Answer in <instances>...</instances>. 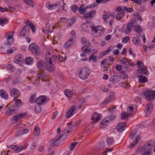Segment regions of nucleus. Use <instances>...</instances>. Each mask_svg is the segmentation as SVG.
<instances>
[{"mask_svg": "<svg viewBox=\"0 0 155 155\" xmlns=\"http://www.w3.org/2000/svg\"><path fill=\"white\" fill-rule=\"evenodd\" d=\"M107 119L109 120L110 122L111 121L114 120L116 118V116L114 115H111L108 116L107 117Z\"/></svg>", "mask_w": 155, "mask_h": 155, "instance_id": "4d7b16f0", "label": "nucleus"}, {"mask_svg": "<svg viewBox=\"0 0 155 155\" xmlns=\"http://www.w3.org/2000/svg\"><path fill=\"white\" fill-rule=\"evenodd\" d=\"M106 142L109 146L113 145L114 143V141L113 138L108 137L106 140Z\"/></svg>", "mask_w": 155, "mask_h": 155, "instance_id": "72a5a7b5", "label": "nucleus"}, {"mask_svg": "<svg viewBox=\"0 0 155 155\" xmlns=\"http://www.w3.org/2000/svg\"><path fill=\"white\" fill-rule=\"evenodd\" d=\"M63 136L64 134L63 133L57 136L54 139L51 140L49 141L51 145L53 146H57L62 141L61 138Z\"/></svg>", "mask_w": 155, "mask_h": 155, "instance_id": "0eeeda50", "label": "nucleus"}, {"mask_svg": "<svg viewBox=\"0 0 155 155\" xmlns=\"http://www.w3.org/2000/svg\"><path fill=\"white\" fill-rule=\"evenodd\" d=\"M153 109V104L151 103L148 104L146 106L145 111L147 114L149 115Z\"/></svg>", "mask_w": 155, "mask_h": 155, "instance_id": "393cba45", "label": "nucleus"}, {"mask_svg": "<svg viewBox=\"0 0 155 155\" xmlns=\"http://www.w3.org/2000/svg\"><path fill=\"white\" fill-rule=\"evenodd\" d=\"M115 11L117 13H124L123 8L120 6L117 7V8L115 9Z\"/></svg>", "mask_w": 155, "mask_h": 155, "instance_id": "052dcab7", "label": "nucleus"}, {"mask_svg": "<svg viewBox=\"0 0 155 155\" xmlns=\"http://www.w3.org/2000/svg\"><path fill=\"white\" fill-rule=\"evenodd\" d=\"M11 96L14 98H19L20 96V93L18 90L15 88H13L10 91Z\"/></svg>", "mask_w": 155, "mask_h": 155, "instance_id": "2eb2a0df", "label": "nucleus"}, {"mask_svg": "<svg viewBox=\"0 0 155 155\" xmlns=\"http://www.w3.org/2000/svg\"><path fill=\"white\" fill-rule=\"evenodd\" d=\"M12 43H9V42H7L6 41V42L5 44L3 46V48H4L5 49H7L8 48L11 47V45Z\"/></svg>", "mask_w": 155, "mask_h": 155, "instance_id": "603ef678", "label": "nucleus"}, {"mask_svg": "<svg viewBox=\"0 0 155 155\" xmlns=\"http://www.w3.org/2000/svg\"><path fill=\"white\" fill-rule=\"evenodd\" d=\"M120 79V76L116 75L114 76H112L110 79V81L113 84H116L118 82Z\"/></svg>", "mask_w": 155, "mask_h": 155, "instance_id": "a211bd4d", "label": "nucleus"}, {"mask_svg": "<svg viewBox=\"0 0 155 155\" xmlns=\"http://www.w3.org/2000/svg\"><path fill=\"white\" fill-rule=\"evenodd\" d=\"M49 101V99L46 96L41 95L39 96L36 100V103L39 105H43Z\"/></svg>", "mask_w": 155, "mask_h": 155, "instance_id": "9d476101", "label": "nucleus"}, {"mask_svg": "<svg viewBox=\"0 0 155 155\" xmlns=\"http://www.w3.org/2000/svg\"><path fill=\"white\" fill-rule=\"evenodd\" d=\"M112 101L111 99L108 97L105 100L104 102L102 104L105 105H106L111 103Z\"/></svg>", "mask_w": 155, "mask_h": 155, "instance_id": "864d4df0", "label": "nucleus"}, {"mask_svg": "<svg viewBox=\"0 0 155 155\" xmlns=\"http://www.w3.org/2000/svg\"><path fill=\"white\" fill-rule=\"evenodd\" d=\"M126 123L125 122H122L119 123L117 127V129L118 131L122 132L124 130L126 127Z\"/></svg>", "mask_w": 155, "mask_h": 155, "instance_id": "6ab92c4d", "label": "nucleus"}, {"mask_svg": "<svg viewBox=\"0 0 155 155\" xmlns=\"http://www.w3.org/2000/svg\"><path fill=\"white\" fill-rule=\"evenodd\" d=\"M7 107L6 114L7 115H9L13 114L17 111L16 109V107L15 106H11L10 107L7 106Z\"/></svg>", "mask_w": 155, "mask_h": 155, "instance_id": "4468645a", "label": "nucleus"}, {"mask_svg": "<svg viewBox=\"0 0 155 155\" xmlns=\"http://www.w3.org/2000/svg\"><path fill=\"white\" fill-rule=\"evenodd\" d=\"M46 62V66L47 70L49 72H53L55 69L54 64L53 63L52 61L50 59L47 61Z\"/></svg>", "mask_w": 155, "mask_h": 155, "instance_id": "f8f14e48", "label": "nucleus"}, {"mask_svg": "<svg viewBox=\"0 0 155 155\" xmlns=\"http://www.w3.org/2000/svg\"><path fill=\"white\" fill-rule=\"evenodd\" d=\"M14 34L13 31H10L5 34V37L6 38L7 42H9L10 43H12L13 42L14 39L13 36Z\"/></svg>", "mask_w": 155, "mask_h": 155, "instance_id": "ddd939ff", "label": "nucleus"}, {"mask_svg": "<svg viewBox=\"0 0 155 155\" xmlns=\"http://www.w3.org/2000/svg\"><path fill=\"white\" fill-rule=\"evenodd\" d=\"M90 74V69L87 67L82 68L79 72V78L84 80L87 79Z\"/></svg>", "mask_w": 155, "mask_h": 155, "instance_id": "7ed1b4c3", "label": "nucleus"}, {"mask_svg": "<svg viewBox=\"0 0 155 155\" xmlns=\"http://www.w3.org/2000/svg\"><path fill=\"white\" fill-rule=\"evenodd\" d=\"M30 50L37 55L40 54L39 48L35 43H32L30 45Z\"/></svg>", "mask_w": 155, "mask_h": 155, "instance_id": "1a4fd4ad", "label": "nucleus"}, {"mask_svg": "<svg viewBox=\"0 0 155 155\" xmlns=\"http://www.w3.org/2000/svg\"><path fill=\"white\" fill-rule=\"evenodd\" d=\"M14 61L16 64L21 65V64L24 62L23 57L20 54H18L15 57Z\"/></svg>", "mask_w": 155, "mask_h": 155, "instance_id": "f3484780", "label": "nucleus"}, {"mask_svg": "<svg viewBox=\"0 0 155 155\" xmlns=\"http://www.w3.org/2000/svg\"><path fill=\"white\" fill-rule=\"evenodd\" d=\"M40 133V129L39 127L36 126L34 129V133L36 136H38Z\"/></svg>", "mask_w": 155, "mask_h": 155, "instance_id": "a19ab883", "label": "nucleus"}, {"mask_svg": "<svg viewBox=\"0 0 155 155\" xmlns=\"http://www.w3.org/2000/svg\"><path fill=\"white\" fill-rule=\"evenodd\" d=\"M81 43L83 45L87 47L91 45L90 42L86 38H83L81 39Z\"/></svg>", "mask_w": 155, "mask_h": 155, "instance_id": "c756f323", "label": "nucleus"}, {"mask_svg": "<svg viewBox=\"0 0 155 155\" xmlns=\"http://www.w3.org/2000/svg\"><path fill=\"white\" fill-rule=\"evenodd\" d=\"M30 28L31 29L33 32H35L36 31V28L34 25L30 21Z\"/></svg>", "mask_w": 155, "mask_h": 155, "instance_id": "8fccbe9b", "label": "nucleus"}, {"mask_svg": "<svg viewBox=\"0 0 155 155\" xmlns=\"http://www.w3.org/2000/svg\"><path fill=\"white\" fill-rule=\"evenodd\" d=\"M108 97L111 99L112 101L115 98V94L114 92H110Z\"/></svg>", "mask_w": 155, "mask_h": 155, "instance_id": "0e129e2a", "label": "nucleus"}, {"mask_svg": "<svg viewBox=\"0 0 155 155\" xmlns=\"http://www.w3.org/2000/svg\"><path fill=\"white\" fill-rule=\"evenodd\" d=\"M36 94L35 93L31 95L30 99V101L31 103H35V102H36Z\"/></svg>", "mask_w": 155, "mask_h": 155, "instance_id": "37998d69", "label": "nucleus"}, {"mask_svg": "<svg viewBox=\"0 0 155 155\" xmlns=\"http://www.w3.org/2000/svg\"><path fill=\"white\" fill-rule=\"evenodd\" d=\"M143 94L146 99L149 101H153L155 98V91L153 90L145 91L143 93Z\"/></svg>", "mask_w": 155, "mask_h": 155, "instance_id": "20e7f679", "label": "nucleus"}, {"mask_svg": "<svg viewBox=\"0 0 155 155\" xmlns=\"http://www.w3.org/2000/svg\"><path fill=\"white\" fill-rule=\"evenodd\" d=\"M109 64L106 63L103 66V70L104 72L107 71L108 69V68L109 67Z\"/></svg>", "mask_w": 155, "mask_h": 155, "instance_id": "680f3d73", "label": "nucleus"}, {"mask_svg": "<svg viewBox=\"0 0 155 155\" xmlns=\"http://www.w3.org/2000/svg\"><path fill=\"white\" fill-rule=\"evenodd\" d=\"M133 111V107L132 105H129L127 109V113L129 114V115H130V113H131Z\"/></svg>", "mask_w": 155, "mask_h": 155, "instance_id": "49530a36", "label": "nucleus"}, {"mask_svg": "<svg viewBox=\"0 0 155 155\" xmlns=\"http://www.w3.org/2000/svg\"><path fill=\"white\" fill-rule=\"evenodd\" d=\"M8 23V20L6 18H0V25L2 26H3L4 25Z\"/></svg>", "mask_w": 155, "mask_h": 155, "instance_id": "79ce46f5", "label": "nucleus"}, {"mask_svg": "<svg viewBox=\"0 0 155 155\" xmlns=\"http://www.w3.org/2000/svg\"><path fill=\"white\" fill-rule=\"evenodd\" d=\"M96 5V3H93L87 6L85 8V5L82 4L78 8L79 12L80 14L83 15L86 12L87 9L94 8Z\"/></svg>", "mask_w": 155, "mask_h": 155, "instance_id": "6e6552de", "label": "nucleus"}, {"mask_svg": "<svg viewBox=\"0 0 155 155\" xmlns=\"http://www.w3.org/2000/svg\"><path fill=\"white\" fill-rule=\"evenodd\" d=\"M95 12L94 11H92L90 12L85 14L84 16L86 18H90L92 17L95 14Z\"/></svg>", "mask_w": 155, "mask_h": 155, "instance_id": "473e14b6", "label": "nucleus"}, {"mask_svg": "<svg viewBox=\"0 0 155 155\" xmlns=\"http://www.w3.org/2000/svg\"><path fill=\"white\" fill-rule=\"evenodd\" d=\"M16 149L17 152H18L22 151L24 149V147L22 146H17Z\"/></svg>", "mask_w": 155, "mask_h": 155, "instance_id": "774afa93", "label": "nucleus"}, {"mask_svg": "<svg viewBox=\"0 0 155 155\" xmlns=\"http://www.w3.org/2000/svg\"><path fill=\"white\" fill-rule=\"evenodd\" d=\"M140 72L141 73H142L144 74L147 75V74L148 71L147 68H144L143 67H142L140 68Z\"/></svg>", "mask_w": 155, "mask_h": 155, "instance_id": "6e6d98bb", "label": "nucleus"}, {"mask_svg": "<svg viewBox=\"0 0 155 155\" xmlns=\"http://www.w3.org/2000/svg\"><path fill=\"white\" fill-rule=\"evenodd\" d=\"M140 138L141 136L140 134L137 135L135 138V141H133L130 146H129V148H131L135 146L140 140Z\"/></svg>", "mask_w": 155, "mask_h": 155, "instance_id": "b1692460", "label": "nucleus"}, {"mask_svg": "<svg viewBox=\"0 0 155 155\" xmlns=\"http://www.w3.org/2000/svg\"><path fill=\"white\" fill-rule=\"evenodd\" d=\"M133 43L136 45H138L141 43V41L139 38L137 37H134L132 39Z\"/></svg>", "mask_w": 155, "mask_h": 155, "instance_id": "e433bc0d", "label": "nucleus"}, {"mask_svg": "<svg viewBox=\"0 0 155 155\" xmlns=\"http://www.w3.org/2000/svg\"><path fill=\"white\" fill-rule=\"evenodd\" d=\"M26 25L25 26L22 28V30L20 32V35L24 37L25 35L28 36L29 34V22L27 21Z\"/></svg>", "mask_w": 155, "mask_h": 155, "instance_id": "9b49d317", "label": "nucleus"}, {"mask_svg": "<svg viewBox=\"0 0 155 155\" xmlns=\"http://www.w3.org/2000/svg\"><path fill=\"white\" fill-rule=\"evenodd\" d=\"M110 122L109 120L106 117L101 121V124L104 127H105L107 126Z\"/></svg>", "mask_w": 155, "mask_h": 155, "instance_id": "c9c22d12", "label": "nucleus"}, {"mask_svg": "<svg viewBox=\"0 0 155 155\" xmlns=\"http://www.w3.org/2000/svg\"><path fill=\"white\" fill-rule=\"evenodd\" d=\"M124 16V13H117V14L116 18L117 19L120 20Z\"/></svg>", "mask_w": 155, "mask_h": 155, "instance_id": "3c124183", "label": "nucleus"}, {"mask_svg": "<svg viewBox=\"0 0 155 155\" xmlns=\"http://www.w3.org/2000/svg\"><path fill=\"white\" fill-rule=\"evenodd\" d=\"M121 86L123 87L124 88H127V87H130V85L129 84H128L126 82H122L121 83Z\"/></svg>", "mask_w": 155, "mask_h": 155, "instance_id": "e2e57ef3", "label": "nucleus"}, {"mask_svg": "<svg viewBox=\"0 0 155 155\" xmlns=\"http://www.w3.org/2000/svg\"><path fill=\"white\" fill-rule=\"evenodd\" d=\"M139 81L140 83H145L147 81V78L145 76H138Z\"/></svg>", "mask_w": 155, "mask_h": 155, "instance_id": "2f4dec72", "label": "nucleus"}, {"mask_svg": "<svg viewBox=\"0 0 155 155\" xmlns=\"http://www.w3.org/2000/svg\"><path fill=\"white\" fill-rule=\"evenodd\" d=\"M110 15V13L109 12H105L103 15V19L105 21L109 18Z\"/></svg>", "mask_w": 155, "mask_h": 155, "instance_id": "4c0bfd02", "label": "nucleus"}, {"mask_svg": "<svg viewBox=\"0 0 155 155\" xmlns=\"http://www.w3.org/2000/svg\"><path fill=\"white\" fill-rule=\"evenodd\" d=\"M112 49H114V47L113 46L109 47L107 48V50L105 51L103 53L104 55L109 54L112 51Z\"/></svg>", "mask_w": 155, "mask_h": 155, "instance_id": "ea45409f", "label": "nucleus"}, {"mask_svg": "<svg viewBox=\"0 0 155 155\" xmlns=\"http://www.w3.org/2000/svg\"><path fill=\"white\" fill-rule=\"evenodd\" d=\"M37 66L38 68L41 71H44L45 68L44 61L41 60H39L37 63Z\"/></svg>", "mask_w": 155, "mask_h": 155, "instance_id": "a878e982", "label": "nucleus"}, {"mask_svg": "<svg viewBox=\"0 0 155 155\" xmlns=\"http://www.w3.org/2000/svg\"><path fill=\"white\" fill-rule=\"evenodd\" d=\"M65 95L69 99H71L74 93L71 90L69 89H66L64 91Z\"/></svg>", "mask_w": 155, "mask_h": 155, "instance_id": "5701e85b", "label": "nucleus"}, {"mask_svg": "<svg viewBox=\"0 0 155 155\" xmlns=\"http://www.w3.org/2000/svg\"><path fill=\"white\" fill-rule=\"evenodd\" d=\"M0 96L2 98L5 100H7L8 98V96L7 92L3 90H0Z\"/></svg>", "mask_w": 155, "mask_h": 155, "instance_id": "cd10ccee", "label": "nucleus"}, {"mask_svg": "<svg viewBox=\"0 0 155 155\" xmlns=\"http://www.w3.org/2000/svg\"><path fill=\"white\" fill-rule=\"evenodd\" d=\"M155 145L154 140L150 141L147 142L143 147L139 149L141 155H150L152 153L153 147Z\"/></svg>", "mask_w": 155, "mask_h": 155, "instance_id": "f03ea898", "label": "nucleus"}, {"mask_svg": "<svg viewBox=\"0 0 155 155\" xmlns=\"http://www.w3.org/2000/svg\"><path fill=\"white\" fill-rule=\"evenodd\" d=\"M73 110L72 112H71L70 111H68L66 114V117L67 118H71L74 114H75V110L73 108Z\"/></svg>", "mask_w": 155, "mask_h": 155, "instance_id": "f704fd0d", "label": "nucleus"}, {"mask_svg": "<svg viewBox=\"0 0 155 155\" xmlns=\"http://www.w3.org/2000/svg\"><path fill=\"white\" fill-rule=\"evenodd\" d=\"M137 132L135 130H133L130 134V138L131 139H133L135 136Z\"/></svg>", "mask_w": 155, "mask_h": 155, "instance_id": "bf43d9fd", "label": "nucleus"}, {"mask_svg": "<svg viewBox=\"0 0 155 155\" xmlns=\"http://www.w3.org/2000/svg\"><path fill=\"white\" fill-rule=\"evenodd\" d=\"M35 73L36 72L35 71H31V75L32 76V77L31 78L30 77V81L31 80V81H30V82L31 81L33 82V84H34L37 80L36 78H35V77L34 76L36 75L35 74Z\"/></svg>", "mask_w": 155, "mask_h": 155, "instance_id": "7c9ffc66", "label": "nucleus"}, {"mask_svg": "<svg viewBox=\"0 0 155 155\" xmlns=\"http://www.w3.org/2000/svg\"><path fill=\"white\" fill-rule=\"evenodd\" d=\"M37 146V143L36 142L33 143L31 146V150L33 151L35 148L36 146Z\"/></svg>", "mask_w": 155, "mask_h": 155, "instance_id": "338daca9", "label": "nucleus"}, {"mask_svg": "<svg viewBox=\"0 0 155 155\" xmlns=\"http://www.w3.org/2000/svg\"><path fill=\"white\" fill-rule=\"evenodd\" d=\"M74 40L73 38H71L64 45V48H67L72 45L74 43Z\"/></svg>", "mask_w": 155, "mask_h": 155, "instance_id": "4be33fe9", "label": "nucleus"}, {"mask_svg": "<svg viewBox=\"0 0 155 155\" xmlns=\"http://www.w3.org/2000/svg\"><path fill=\"white\" fill-rule=\"evenodd\" d=\"M51 56L50 53L49 52H47L46 53L45 59L46 61L50 59L51 61H52L51 60Z\"/></svg>", "mask_w": 155, "mask_h": 155, "instance_id": "09e8293b", "label": "nucleus"}, {"mask_svg": "<svg viewBox=\"0 0 155 155\" xmlns=\"http://www.w3.org/2000/svg\"><path fill=\"white\" fill-rule=\"evenodd\" d=\"M63 59V58L61 55L59 56L57 55H55L51 57V60H52L53 63L55 64V62Z\"/></svg>", "mask_w": 155, "mask_h": 155, "instance_id": "bb28decb", "label": "nucleus"}, {"mask_svg": "<svg viewBox=\"0 0 155 155\" xmlns=\"http://www.w3.org/2000/svg\"><path fill=\"white\" fill-rule=\"evenodd\" d=\"M28 132V130L27 129H25L22 132L21 131H19L18 132L20 133H21V134L20 135H17L16 134V136H21V135H23V134L27 133Z\"/></svg>", "mask_w": 155, "mask_h": 155, "instance_id": "5fc2aeb1", "label": "nucleus"}, {"mask_svg": "<svg viewBox=\"0 0 155 155\" xmlns=\"http://www.w3.org/2000/svg\"><path fill=\"white\" fill-rule=\"evenodd\" d=\"M91 119L93 120L92 123H96L101 119V116L95 112L92 116Z\"/></svg>", "mask_w": 155, "mask_h": 155, "instance_id": "412c9836", "label": "nucleus"}, {"mask_svg": "<svg viewBox=\"0 0 155 155\" xmlns=\"http://www.w3.org/2000/svg\"><path fill=\"white\" fill-rule=\"evenodd\" d=\"M88 47L85 45L82 47L81 48L82 51L87 54L89 53L90 52V51L88 49Z\"/></svg>", "mask_w": 155, "mask_h": 155, "instance_id": "c03bdc74", "label": "nucleus"}, {"mask_svg": "<svg viewBox=\"0 0 155 155\" xmlns=\"http://www.w3.org/2000/svg\"><path fill=\"white\" fill-rule=\"evenodd\" d=\"M133 23L130 22L127 24V26L124 30V33L126 34H128L130 33L133 28Z\"/></svg>", "mask_w": 155, "mask_h": 155, "instance_id": "dca6fc26", "label": "nucleus"}, {"mask_svg": "<svg viewBox=\"0 0 155 155\" xmlns=\"http://www.w3.org/2000/svg\"><path fill=\"white\" fill-rule=\"evenodd\" d=\"M13 101H15V104L18 107L21 105L22 102L20 99H18L17 98H14Z\"/></svg>", "mask_w": 155, "mask_h": 155, "instance_id": "a18cd8bd", "label": "nucleus"}, {"mask_svg": "<svg viewBox=\"0 0 155 155\" xmlns=\"http://www.w3.org/2000/svg\"><path fill=\"white\" fill-rule=\"evenodd\" d=\"M35 111L36 113L39 114L40 113L41 111V108L40 107H38L35 108Z\"/></svg>", "mask_w": 155, "mask_h": 155, "instance_id": "69168bd1", "label": "nucleus"}, {"mask_svg": "<svg viewBox=\"0 0 155 155\" xmlns=\"http://www.w3.org/2000/svg\"><path fill=\"white\" fill-rule=\"evenodd\" d=\"M128 116H130L128 113L126 112H123L121 114V119H124L127 117Z\"/></svg>", "mask_w": 155, "mask_h": 155, "instance_id": "de8ad7c7", "label": "nucleus"}, {"mask_svg": "<svg viewBox=\"0 0 155 155\" xmlns=\"http://www.w3.org/2000/svg\"><path fill=\"white\" fill-rule=\"evenodd\" d=\"M78 143L76 142L72 143L70 147V150H72L75 148L76 145L78 144Z\"/></svg>", "mask_w": 155, "mask_h": 155, "instance_id": "13d9d810", "label": "nucleus"}, {"mask_svg": "<svg viewBox=\"0 0 155 155\" xmlns=\"http://www.w3.org/2000/svg\"><path fill=\"white\" fill-rule=\"evenodd\" d=\"M133 27L137 32L138 33L142 31V29L138 25H134Z\"/></svg>", "mask_w": 155, "mask_h": 155, "instance_id": "58836bf2", "label": "nucleus"}, {"mask_svg": "<svg viewBox=\"0 0 155 155\" xmlns=\"http://www.w3.org/2000/svg\"><path fill=\"white\" fill-rule=\"evenodd\" d=\"M118 61L120 62L122 66L125 68L130 67V64H131V60L125 57H119Z\"/></svg>", "mask_w": 155, "mask_h": 155, "instance_id": "423d86ee", "label": "nucleus"}, {"mask_svg": "<svg viewBox=\"0 0 155 155\" xmlns=\"http://www.w3.org/2000/svg\"><path fill=\"white\" fill-rule=\"evenodd\" d=\"M37 78L43 81H46L47 79V75L42 72H40L36 75Z\"/></svg>", "mask_w": 155, "mask_h": 155, "instance_id": "aec40b11", "label": "nucleus"}, {"mask_svg": "<svg viewBox=\"0 0 155 155\" xmlns=\"http://www.w3.org/2000/svg\"><path fill=\"white\" fill-rule=\"evenodd\" d=\"M73 130V129L72 127H67L64 129L63 132L66 136H67L71 133Z\"/></svg>", "mask_w": 155, "mask_h": 155, "instance_id": "c85d7f7f", "label": "nucleus"}, {"mask_svg": "<svg viewBox=\"0 0 155 155\" xmlns=\"http://www.w3.org/2000/svg\"><path fill=\"white\" fill-rule=\"evenodd\" d=\"M82 28L84 31L87 32L90 28L95 33V35L98 37L103 34L104 30L103 28L101 26H97L94 27L93 26H91L89 23L84 24L82 25Z\"/></svg>", "mask_w": 155, "mask_h": 155, "instance_id": "f257e3e1", "label": "nucleus"}, {"mask_svg": "<svg viewBox=\"0 0 155 155\" xmlns=\"http://www.w3.org/2000/svg\"><path fill=\"white\" fill-rule=\"evenodd\" d=\"M27 114L26 113L15 114L11 119L12 122L14 123H16L24 118Z\"/></svg>", "mask_w": 155, "mask_h": 155, "instance_id": "39448f33", "label": "nucleus"}]
</instances>
